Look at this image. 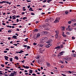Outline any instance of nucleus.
<instances>
[{"label": "nucleus", "instance_id": "1", "mask_svg": "<svg viewBox=\"0 0 76 76\" xmlns=\"http://www.w3.org/2000/svg\"><path fill=\"white\" fill-rule=\"evenodd\" d=\"M64 53V51H61L60 53H59L58 55V57H59L60 56H62V55H63V54Z\"/></svg>", "mask_w": 76, "mask_h": 76}, {"label": "nucleus", "instance_id": "2", "mask_svg": "<svg viewBox=\"0 0 76 76\" xmlns=\"http://www.w3.org/2000/svg\"><path fill=\"white\" fill-rule=\"evenodd\" d=\"M60 20V19L58 18H57L55 21H54V23H57V22H59V20Z\"/></svg>", "mask_w": 76, "mask_h": 76}, {"label": "nucleus", "instance_id": "3", "mask_svg": "<svg viewBox=\"0 0 76 76\" xmlns=\"http://www.w3.org/2000/svg\"><path fill=\"white\" fill-rule=\"evenodd\" d=\"M39 37H40V34L38 33L37 34L36 38L37 39Z\"/></svg>", "mask_w": 76, "mask_h": 76}, {"label": "nucleus", "instance_id": "4", "mask_svg": "<svg viewBox=\"0 0 76 76\" xmlns=\"http://www.w3.org/2000/svg\"><path fill=\"white\" fill-rule=\"evenodd\" d=\"M72 57H76V55L75 53H72Z\"/></svg>", "mask_w": 76, "mask_h": 76}, {"label": "nucleus", "instance_id": "5", "mask_svg": "<svg viewBox=\"0 0 76 76\" xmlns=\"http://www.w3.org/2000/svg\"><path fill=\"white\" fill-rule=\"evenodd\" d=\"M16 37H17V36L16 35H14L12 37V38H14V39H17L18 38Z\"/></svg>", "mask_w": 76, "mask_h": 76}, {"label": "nucleus", "instance_id": "6", "mask_svg": "<svg viewBox=\"0 0 76 76\" xmlns=\"http://www.w3.org/2000/svg\"><path fill=\"white\" fill-rule=\"evenodd\" d=\"M46 64L47 66H48V67H50V63H49L48 62H47V63H46Z\"/></svg>", "mask_w": 76, "mask_h": 76}, {"label": "nucleus", "instance_id": "7", "mask_svg": "<svg viewBox=\"0 0 76 76\" xmlns=\"http://www.w3.org/2000/svg\"><path fill=\"white\" fill-rule=\"evenodd\" d=\"M12 18L13 19H16V15H14L12 16Z\"/></svg>", "mask_w": 76, "mask_h": 76}, {"label": "nucleus", "instance_id": "8", "mask_svg": "<svg viewBox=\"0 0 76 76\" xmlns=\"http://www.w3.org/2000/svg\"><path fill=\"white\" fill-rule=\"evenodd\" d=\"M34 32H38V30L37 28L35 29L34 30Z\"/></svg>", "mask_w": 76, "mask_h": 76}, {"label": "nucleus", "instance_id": "9", "mask_svg": "<svg viewBox=\"0 0 76 76\" xmlns=\"http://www.w3.org/2000/svg\"><path fill=\"white\" fill-rule=\"evenodd\" d=\"M29 70L30 71H29V73H32V72H33V71L32 70L29 69Z\"/></svg>", "mask_w": 76, "mask_h": 76}, {"label": "nucleus", "instance_id": "10", "mask_svg": "<svg viewBox=\"0 0 76 76\" xmlns=\"http://www.w3.org/2000/svg\"><path fill=\"white\" fill-rule=\"evenodd\" d=\"M44 39L45 41H47L48 40V39L46 37H45V38H44Z\"/></svg>", "mask_w": 76, "mask_h": 76}, {"label": "nucleus", "instance_id": "11", "mask_svg": "<svg viewBox=\"0 0 76 76\" xmlns=\"http://www.w3.org/2000/svg\"><path fill=\"white\" fill-rule=\"evenodd\" d=\"M39 28H40V29H42L44 28V27L42 26V25H39Z\"/></svg>", "mask_w": 76, "mask_h": 76}, {"label": "nucleus", "instance_id": "12", "mask_svg": "<svg viewBox=\"0 0 76 76\" xmlns=\"http://www.w3.org/2000/svg\"><path fill=\"white\" fill-rule=\"evenodd\" d=\"M4 57L5 58V59H8V58H9V57L7 56H5Z\"/></svg>", "mask_w": 76, "mask_h": 76}, {"label": "nucleus", "instance_id": "13", "mask_svg": "<svg viewBox=\"0 0 76 76\" xmlns=\"http://www.w3.org/2000/svg\"><path fill=\"white\" fill-rule=\"evenodd\" d=\"M60 48V46H57V47H56L55 48H56V49H59Z\"/></svg>", "mask_w": 76, "mask_h": 76}, {"label": "nucleus", "instance_id": "14", "mask_svg": "<svg viewBox=\"0 0 76 76\" xmlns=\"http://www.w3.org/2000/svg\"><path fill=\"white\" fill-rule=\"evenodd\" d=\"M38 62L39 64L40 63H41V60H40V59H38Z\"/></svg>", "mask_w": 76, "mask_h": 76}, {"label": "nucleus", "instance_id": "15", "mask_svg": "<svg viewBox=\"0 0 76 76\" xmlns=\"http://www.w3.org/2000/svg\"><path fill=\"white\" fill-rule=\"evenodd\" d=\"M55 32L56 33V35H58V31H55Z\"/></svg>", "mask_w": 76, "mask_h": 76}, {"label": "nucleus", "instance_id": "16", "mask_svg": "<svg viewBox=\"0 0 76 76\" xmlns=\"http://www.w3.org/2000/svg\"><path fill=\"white\" fill-rule=\"evenodd\" d=\"M29 10H30V11H34V10H32V8L31 7H30L29 10Z\"/></svg>", "mask_w": 76, "mask_h": 76}, {"label": "nucleus", "instance_id": "17", "mask_svg": "<svg viewBox=\"0 0 76 76\" xmlns=\"http://www.w3.org/2000/svg\"><path fill=\"white\" fill-rule=\"evenodd\" d=\"M71 60V58L69 57L67 58V59L66 60H67V61H70V60Z\"/></svg>", "mask_w": 76, "mask_h": 76}, {"label": "nucleus", "instance_id": "18", "mask_svg": "<svg viewBox=\"0 0 76 76\" xmlns=\"http://www.w3.org/2000/svg\"><path fill=\"white\" fill-rule=\"evenodd\" d=\"M71 21L72 22H75V21H76V19H72L71 20Z\"/></svg>", "mask_w": 76, "mask_h": 76}, {"label": "nucleus", "instance_id": "19", "mask_svg": "<svg viewBox=\"0 0 76 76\" xmlns=\"http://www.w3.org/2000/svg\"><path fill=\"white\" fill-rule=\"evenodd\" d=\"M50 22L51 21V20H54V19L52 18H50Z\"/></svg>", "mask_w": 76, "mask_h": 76}, {"label": "nucleus", "instance_id": "20", "mask_svg": "<svg viewBox=\"0 0 76 76\" xmlns=\"http://www.w3.org/2000/svg\"><path fill=\"white\" fill-rule=\"evenodd\" d=\"M62 36H63L64 37H66V35L64 34V33L62 34Z\"/></svg>", "mask_w": 76, "mask_h": 76}, {"label": "nucleus", "instance_id": "21", "mask_svg": "<svg viewBox=\"0 0 76 76\" xmlns=\"http://www.w3.org/2000/svg\"><path fill=\"white\" fill-rule=\"evenodd\" d=\"M65 13L66 15H68V13H69V12L67 11H65Z\"/></svg>", "mask_w": 76, "mask_h": 76}, {"label": "nucleus", "instance_id": "22", "mask_svg": "<svg viewBox=\"0 0 76 76\" xmlns=\"http://www.w3.org/2000/svg\"><path fill=\"white\" fill-rule=\"evenodd\" d=\"M45 29H46L47 31H49L50 30V28H45Z\"/></svg>", "mask_w": 76, "mask_h": 76}, {"label": "nucleus", "instance_id": "23", "mask_svg": "<svg viewBox=\"0 0 76 76\" xmlns=\"http://www.w3.org/2000/svg\"><path fill=\"white\" fill-rule=\"evenodd\" d=\"M15 58L16 59V60H18L19 58H18V57L17 56H15Z\"/></svg>", "mask_w": 76, "mask_h": 76}, {"label": "nucleus", "instance_id": "24", "mask_svg": "<svg viewBox=\"0 0 76 76\" xmlns=\"http://www.w3.org/2000/svg\"><path fill=\"white\" fill-rule=\"evenodd\" d=\"M49 41H50V40L48 39L46 42V43H50V42Z\"/></svg>", "mask_w": 76, "mask_h": 76}, {"label": "nucleus", "instance_id": "25", "mask_svg": "<svg viewBox=\"0 0 76 76\" xmlns=\"http://www.w3.org/2000/svg\"><path fill=\"white\" fill-rule=\"evenodd\" d=\"M40 43L41 44H42V43H44V41H43L42 40H41Z\"/></svg>", "mask_w": 76, "mask_h": 76}, {"label": "nucleus", "instance_id": "26", "mask_svg": "<svg viewBox=\"0 0 76 76\" xmlns=\"http://www.w3.org/2000/svg\"><path fill=\"white\" fill-rule=\"evenodd\" d=\"M52 1V0H48L47 1V2L49 3L50 1Z\"/></svg>", "mask_w": 76, "mask_h": 76}, {"label": "nucleus", "instance_id": "27", "mask_svg": "<svg viewBox=\"0 0 76 76\" xmlns=\"http://www.w3.org/2000/svg\"><path fill=\"white\" fill-rule=\"evenodd\" d=\"M6 3L7 4H9V2L8 1H4V3Z\"/></svg>", "mask_w": 76, "mask_h": 76}, {"label": "nucleus", "instance_id": "28", "mask_svg": "<svg viewBox=\"0 0 76 76\" xmlns=\"http://www.w3.org/2000/svg\"><path fill=\"white\" fill-rule=\"evenodd\" d=\"M43 33H44L45 34H47V32L46 31H44L43 32Z\"/></svg>", "mask_w": 76, "mask_h": 76}, {"label": "nucleus", "instance_id": "29", "mask_svg": "<svg viewBox=\"0 0 76 76\" xmlns=\"http://www.w3.org/2000/svg\"><path fill=\"white\" fill-rule=\"evenodd\" d=\"M10 61H13V58H10Z\"/></svg>", "mask_w": 76, "mask_h": 76}, {"label": "nucleus", "instance_id": "30", "mask_svg": "<svg viewBox=\"0 0 76 76\" xmlns=\"http://www.w3.org/2000/svg\"><path fill=\"white\" fill-rule=\"evenodd\" d=\"M28 38H27L24 40V41H28Z\"/></svg>", "mask_w": 76, "mask_h": 76}, {"label": "nucleus", "instance_id": "31", "mask_svg": "<svg viewBox=\"0 0 76 76\" xmlns=\"http://www.w3.org/2000/svg\"><path fill=\"white\" fill-rule=\"evenodd\" d=\"M23 20H25V19H27V17H23Z\"/></svg>", "mask_w": 76, "mask_h": 76}, {"label": "nucleus", "instance_id": "32", "mask_svg": "<svg viewBox=\"0 0 76 76\" xmlns=\"http://www.w3.org/2000/svg\"><path fill=\"white\" fill-rule=\"evenodd\" d=\"M3 3H4V1H3L2 2H0V4H3Z\"/></svg>", "mask_w": 76, "mask_h": 76}, {"label": "nucleus", "instance_id": "33", "mask_svg": "<svg viewBox=\"0 0 76 76\" xmlns=\"http://www.w3.org/2000/svg\"><path fill=\"white\" fill-rule=\"evenodd\" d=\"M1 72H3L2 71H0V75H3V73Z\"/></svg>", "mask_w": 76, "mask_h": 76}, {"label": "nucleus", "instance_id": "34", "mask_svg": "<svg viewBox=\"0 0 76 76\" xmlns=\"http://www.w3.org/2000/svg\"><path fill=\"white\" fill-rule=\"evenodd\" d=\"M71 23H72L71 21H69L68 22V23H69V24H71Z\"/></svg>", "mask_w": 76, "mask_h": 76}, {"label": "nucleus", "instance_id": "35", "mask_svg": "<svg viewBox=\"0 0 76 76\" xmlns=\"http://www.w3.org/2000/svg\"><path fill=\"white\" fill-rule=\"evenodd\" d=\"M25 68L26 69H29V66H26L25 67Z\"/></svg>", "mask_w": 76, "mask_h": 76}, {"label": "nucleus", "instance_id": "36", "mask_svg": "<svg viewBox=\"0 0 76 76\" xmlns=\"http://www.w3.org/2000/svg\"><path fill=\"white\" fill-rule=\"evenodd\" d=\"M27 50H29V49H30V47L29 46H27Z\"/></svg>", "mask_w": 76, "mask_h": 76}, {"label": "nucleus", "instance_id": "37", "mask_svg": "<svg viewBox=\"0 0 76 76\" xmlns=\"http://www.w3.org/2000/svg\"><path fill=\"white\" fill-rule=\"evenodd\" d=\"M68 30L70 31H72V29L70 28H68Z\"/></svg>", "mask_w": 76, "mask_h": 76}, {"label": "nucleus", "instance_id": "38", "mask_svg": "<svg viewBox=\"0 0 76 76\" xmlns=\"http://www.w3.org/2000/svg\"><path fill=\"white\" fill-rule=\"evenodd\" d=\"M23 47H25V48H26V47H28V46L26 45H23Z\"/></svg>", "mask_w": 76, "mask_h": 76}, {"label": "nucleus", "instance_id": "39", "mask_svg": "<svg viewBox=\"0 0 76 76\" xmlns=\"http://www.w3.org/2000/svg\"><path fill=\"white\" fill-rule=\"evenodd\" d=\"M47 1V0H44L42 1V3H45Z\"/></svg>", "mask_w": 76, "mask_h": 76}, {"label": "nucleus", "instance_id": "40", "mask_svg": "<svg viewBox=\"0 0 76 76\" xmlns=\"http://www.w3.org/2000/svg\"><path fill=\"white\" fill-rule=\"evenodd\" d=\"M40 47H43V44H41L40 45Z\"/></svg>", "mask_w": 76, "mask_h": 76}, {"label": "nucleus", "instance_id": "41", "mask_svg": "<svg viewBox=\"0 0 76 76\" xmlns=\"http://www.w3.org/2000/svg\"><path fill=\"white\" fill-rule=\"evenodd\" d=\"M37 43H33V45H37Z\"/></svg>", "mask_w": 76, "mask_h": 76}, {"label": "nucleus", "instance_id": "42", "mask_svg": "<svg viewBox=\"0 0 76 76\" xmlns=\"http://www.w3.org/2000/svg\"><path fill=\"white\" fill-rule=\"evenodd\" d=\"M1 66H2V67H4V65H3V64H1Z\"/></svg>", "mask_w": 76, "mask_h": 76}, {"label": "nucleus", "instance_id": "43", "mask_svg": "<svg viewBox=\"0 0 76 76\" xmlns=\"http://www.w3.org/2000/svg\"><path fill=\"white\" fill-rule=\"evenodd\" d=\"M60 46H61V48H63V46H64L63 45H61Z\"/></svg>", "mask_w": 76, "mask_h": 76}, {"label": "nucleus", "instance_id": "44", "mask_svg": "<svg viewBox=\"0 0 76 76\" xmlns=\"http://www.w3.org/2000/svg\"><path fill=\"white\" fill-rule=\"evenodd\" d=\"M12 25H13V26H16L17 25V24L13 23Z\"/></svg>", "mask_w": 76, "mask_h": 76}, {"label": "nucleus", "instance_id": "45", "mask_svg": "<svg viewBox=\"0 0 76 76\" xmlns=\"http://www.w3.org/2000/svg\"><path fill=\"white\" fill-rule=\"evenodd\" d=\"M4 53H7V51L6 50H4Z\"/></svg>", "mask_w": 76, "mask_h": 76}, {"label": "nucleus", "instance_id": "46", "mask_svg": "<svg viewBox=\"0 0 76 76\" xmlns=\"http://www.w3.org/2000/svg\"><path fill=\"white\" fill-rule=\"evenodd\" d=\"M56 38H58V35L57 34L56 35Z\"/></svg>", "mask_w": 76, "mask_h": 76}, {"label": "nucleus", "instance_id": "47", "mask_svg": "<svg viewBox=\"0 0 76 76\" xmlns=\"http://www.w3.org/2000/svg\"><path fill=\"white\" fill-rule=\"evenodd\" d=\"M26 1L27 2H28V3H29V2H31V1H28V0H27Z\"/></svg>", "mask_w": 76, "mask_h": 76}, {"label": "nucleus", "instance_id": "48", "mask_svg": "<svg viewBox=\"0 0 76 76\" xmlns=\"http://www.w3.org/2000/svg\"><path fill=\"white\" fill-rule=\"evenodd\" d=\"M8 32H12V31L11 30H9L8 31Z\"/></svg>", "mask_w": 76, "mask_h": 76}, {"label": "nucleus", "instance_id": "49", "mask_svg": "<svg viewBox=\"0 0 76 76\" xmlns=\"http://www.w3.org/2000/svg\"><path fill=\"white\" fill-rule=\"evenodd\" d=\"M31 15H35V14L34 13H31Z\"/></svg>", "mask_w": 76, "mask_h": 76}, {"label": "nucleus", "instance_id": "50", "mask_svg": "<svg viewBox=\"0 0 76 76\" xmlns=\"http://www.w3.org/2000/svg\"><path fill=\"white\" fill-rule=\"evenodd\" d=\"M67 57L64 58V59H65V60H67Z\"/></svg>", "mask_w": 76, "mask_h": 76}, {"label": "nucleus", "instance_id": "51", "mask_svg": "<svg viewBox=\"0 0 76 76\" xmlns=\"http://www.w3.org/2000/svg\"><path fill=\"white\" fill-rule=\"evenodd\" d=\"M72 39H75V38L74 37H72Z\"/></svg>", "mask_w": 76, "mask_h": 76}, {"label": "nucleus", "instance_id": "52", "mask_svg": "<svg viewBox=\"0 0 76 76\" xmlns=\"http://www.w3.org/2000/svg\"><path fill=\"white\" fill-rule=\"evenodd\" d=\"M30 7H31V5H30L27 6V7L28 9H29Z\"/></svg>", "mask_w": 76, "mask_h": 76}, {"label": "nucleus", "instance_id": "53", "mask_svg": "<svg viewBox=\"0 0 76 76\" xmlns=\"http://www.w3.org/2000/svg\"><path fill=\"white\" fill-rule=\"evenodd\" d=\"M32 75H33V76H36V75L35 73L32 74Z\"/></svg>", "mask_w": 76, "mask_h": 76}, {"label": "nucleus", "instance_id": "54", "mask_svg": "<svg viewBox=\"0 0 76 76\" xmlns=\"http://www.w3.org/2000/svg\"><path fill=\"white\" fill-rule=\"evenodd\" d=\"M20 16L19 15H17L16 16V18H20Z\"/></svg>", "mask_w": 76, "mask_h": 76}, {"label": "nucleus", "instance_id": "55", "mask_svg": "<svg viewBox=\"0 0 76 76\" xmlns=\"http://www.w3.org/2000/svg\"><path fill=\"white\" fill-rule=\"evenodd\" d=\"M39 22V21H36V24H37V23H38Z\"/></svg>", "mask_w": 76, "mask_h": 76}, {"label": "nucleus", "instance_id": "56", "mask_svg": "<svg viewBox=\"0 0 76 76\" xmlns=\"http://www.w3.org/2000/svg\"><path fill=\"white\" fill-rule=\"evenodd\" d=\"M16 21H17V22H18L19 21V19H17Z\"/></svg>", "mask_w": 76, "mask_h": 76}, {"label": "nucleus", "instance_id": "57", "mask_svg": "<svg viewBox=\"0 0 76 76\" xmlns=\"http://www.w3.org/2000/svg\"><path fill=\"white\" fill-rule=\"evenodd\" d=\"M51 45H51V44H50V43H49L48 45H49V47H50V46H51Z\"/></svg>", "mask_w": 76, "mask_h": 76}, {"label": "nucleus", "instance_id": "58", "mask_svg": "<svg viewBox=\"0 0 76 76\" xmlns=\"http://www.w3.org/2000/svg\"><path fill=\"white\" fill-rule=\"evenodd\" d=\"M66 34H67V35H70V33L69 32H67L66 33Z\"/></svg>", "mask_w": 76, "mask_h": 76}, {"label": "nucleus", "instance_id": "59", "mask_svg": "<svg viewBox=\"0 0 76 76\" xmlns=\"http://www.w3.org/2000/svg\"><path fill=\"white\" fill-rule=\"evenodd\" d=\"M69 73H70V74H72V72L70 71H68Z\"/></svg>", "mask_w": 76, "mask_h": 76}, {"label": "nucleus", "instance_id": "60", "mask_svg": "<svg viewBox=\"0 0 76 76\" xmlns=\"http://www.w3.org/2000/svg\"><path fill=\"white\" fill-rule=\"evenodd\" d=\"M21 62L22 63H23L24 62H25V60H23V61H21Z\"/></svg>", "mask_w": 76, "mask_h": 76}, {"label": "nucleus", "instance_id": "61", "mask_svg": "<svg viewBox=\"0 0 76 76\" xmlns=\"http://www.w3.org/2000/svg\"><path fill=\"white\" fill-rule=\"evenodd\" d=\"M62 75H63V76H66V75L64 74H62Z\"/></svg>", "mask_w": 76, "mask_h": 76}, {"label": "nucleus", "instance_id": "62", "mask_svg": "<svg viewBox=\"0 0 76 76\" xmlns=\"http://www.w3.org/2000/svg\"><path fill=\"white\" fill-rule=\"evenodd\" d=\"M20 52H21V53H23V51L22 50H20Z\"/></svg>", "mask_w": 76, "mask_h": 76}, {"label": "nucleus", "instance_id": "63", "mask_svg": "<svg viewBox=\"0 0 76 76\" xmlns=\"http://www.w3.org/2000/svg\"><path fill=\"white\" fill-rule=\"evenodd\" d=\"M47 48H49L50 47V46H49V45H47L46 46Z\"/></svg>", "mask_w": 76, "mask_h": 76}, {"label": "nucleus", "instance_id": "64", "mask_svg": "<svg viewBox=\"0 0 76 76\" xmlns=\"http://www.w3.org/2000/svg\"><path fill=\"white\" fill-rule=\"evenodd\" d=\"M22 14L23 15H24L25 14V12H22Z\"/></svg>", "mask_w": 76, "mask_h": 76}]
</instances>
